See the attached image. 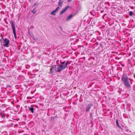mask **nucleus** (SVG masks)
I'll return each mask as SVG.
<instances>
[{
  "label": "nucleus",
  "mask_w": 135,
  "mask_h": 135,
  "mask_svg": "<svg viewBox=\"0 0 135 135\" xmlns=\"http://www.w3.org/2000/svg\"><path fill=\"white\" fill-rule=\"evenodd\" d=\"M13 33L15 36V38L16 37V30H13Z\"/></svg>",
  "instance_id": "9b49d317"
},
{
  "label": "nucleus",
  "mask_w": 135,
  "mask_h": 135,
  "mask_svg": "<svg viewBox=\"0 0 135 135\" xmlns=\"http://www.w3.org/2000/svg\"><path fill=\"white\" fill-rule=\"evenodd\" d=\"M116 123L117 126H118L119 128H121L120 126H119L118 124V120L117 119L116 120Z\"/></svg>",
  "instance_id": "1a4fd4ad"
},
{
  "label": "nucleus",
  "mask_w": 135,
  "mask_h": 135,
  "mask_svg": "<svg viewBox=\"0 0 135 135\" xmlns=\"http://www.w3.org/2000/svg\"><path fill=\"white\" fill-rule=\"evenodd\" d=\"M59 7H57L51 13V14L53 15H55L56 12L60 9Z\"/></svg>",
  "instance_id": "20e7f679"
},
{
  "label": "nucleus",
  "mask_w": 135,
  "mask_h": 135,
  "mask_svg": "<svg viewBox=\"0 0 135 135\" xmlns=\"http://www.w3.org/2000/svg\"><path fill=\"white\" fill-rule=\"evenodd\" d=\"M128 79L129 80V79H128L127 75H124L123 76L122 78V80L125 86L128 87H129L130 86V84Z\"/></svg>",
  "instance_id": "f257e3e1"
},
{
  "label": "nucleus",
  "mask_w": 135,
  "mask_h": 135,
  "mask_svg": "<svg viewBox=\"0 0 135 135\" xmlns=\"http://www.w3.org/2000/svg\"><path fill=\"white\" fill-rule=\"evenodd\" d=\"M32 12H33V13H35L36 12V11L35 9L33 10L32 11Z\"/></svg>",
  "instance_id": "4468645a"
},
{
  "label": "nucleus",
  "mask_w": 135,
  "mask_h": 135,
  "mask_svg": "<svg viewBox=\"0 0 135 135\" xmlns=\"http://www.w3.org/2000/svg\"><path fill=\"white\" fill-rule=\"evenodd\" d=\"M133 12L132 11H131L129 12V15L130 16H131L133 15Z\"/></svg>",
  "instance_id": "f8f14e48"
},
{
  "label": "nucleus",
  "mask_w": 135,
  "mask_h": 135,
  "mask_svg": "<svg viewBox=\"0 0 135 135\" xmlns=\"http://www.w3.org/2000/svg\"><path fill=\"white\" fill-rule=\"evenodd\" d=\"M2 39L4 40L3 42V45L4 46L6 47H8V45L9 42V40L7 38H5L4 40L3 38H2Z\"/></svg>",
  "instance_id": "7ed1b4c3"
},
{
  "label": "nucleus",
  "mask_w": 135,
  "mask_h": 135,
  "mask_svg": "<svg viewBox=\"0 0 135 135\" xmlns=\"http://www.w3.org/2000/svg\"><path fill=\"white\" fill-rule=\"evenodd\" d=\"M29 110H30L32 113H33V108H29Z\"/></svg>",
  "instance_id": "9d476101"
},
{
  "label": "nucleus",
  "mask_w": 135,
  "mask_h": 135,
  "mask_svg": "<svg viewBox=\"0 0 135 135\" xmlns=\"http://www.w3.org/2000/svg\"><path fill=\"white\" fill-rule=\"evenodd\" d=\"M70 7L69 6H66L65 8L63 9L60 12V14H62L63 13H64L66 11L67 9L68 8H69Z\"/></svg>",
  "instance_id": "39448f33"
},
{
  "label": "nucleus",
  "mask_w": 135,
  "mask_h": 135,
  "mask_svg": "<svg viewBox=\"0 0 135 135\" xmlns=\"http://www.w3.org/2000/svg\"><path fill=\"white\" fill-rule=\"evenodd\" d=\"M62 3V1L61 0H60L58 3V4L59 6L61 7Z\"/></svg>",
  "instance_id": "0eeeda50"
},
{
  "label": "nucleus",
  "mask_w": 135,
  "mask_h": 135,
  "mask_svg": "<svg viewBox=\"0 0 135 135\" xmlns=\"http://www.w3.org/2000/svg\"><path fill=\"white\" fill-rule=\"evenodd\" d=\"M12 28L13 29V30H15V25L13 22H12Z\"/></svg>",
  "instance_id": "6e6552de"
},
{
  "label": "nucleus",
  "mask_w": 135,
  "mask_h": 135,
  "mask_svg": "<svg viewBox=\"0 0 135 135\" xmlns=\"http://www.w3.org/2000/svg\"><path fill=\"white\" fill-rule=\"evenodd\" d=\"M73 16V15H69L68 17H67V18L66 19V21H68L69 20H70V19Z\"/></svg>",
  "instance_id": "423d86ee"
},
{
  "label": "nucleus",
  "mask_w": 135,
  "mask_h": 135,
  "mask_svg": "<svg viewBox=\"0 0 135 135\" xmlns=\"http://www.w3.org/2000/svg\"><path fill=\"white\" fill-rule=\"evenodd\" d=\"M90 108V107H89L88 108H87L86 109V111H88L89 110Z\"/></svg>",
  "instance_id": "ddd939ff"
},
{
  "label": "nucleus",
  "mask_w": 135,
  "mask_h": 135,
  "mask_svg": "<svg viewBox=\"0 0 135 135\" xmlns=\"http://www.w3.org/2000/svg\"><path fill=\"white\" fill-rule=\"evenodd\" d=\"M67 63L65 61H64L63 62H61V64H64V65H60L58 66L57 67V71L58 72H59L63 70L67 66Z\"/></svg>",
  "instance_id": "f03ea898"
}]
</instances>
